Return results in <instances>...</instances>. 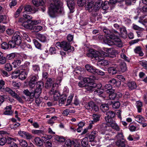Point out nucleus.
<instances>
[{
	"mask_svg": "<svg viewBox=\"0 0 147 147\" xmlns=\"http://www.w3.org/2000/svg\"><path fill=\"white\" fill-rule=\"evenodd\" d=\"M100 55L102 57H109L111 58H113L115 57V55L114 54H111L110 53H107L102 51L100 52Z\"/></svg>",
	"mask_w": 147,
	"mask_h": 147,
	"instance_id": "28",
	"label": "nucleus"
},
{
	"mask_svg": "<svg viewBox=\"0 0 147 147\" xmlns=\"http://www.w3.org/2000/svg\"><path fill=\"white\" fill-rule=\"evenodd\" d=\"M109 126L107 124L103 123L98 126V129L101 133L102 134H104V132L108 130V128Z\"/></svg>",
	"mask_w": 147,
	"mask_h": 147,
	"instance_id": "9",
	"label": "nucleus"
},
{
	"mask_svg": "<svg viewBox=\"0 0 147 147\" xmlns=\"http://www.w3.org/2000/svg\"><path fill=\"white\" fill-rule=\"evenodd\" d=\"M67 4L70 10H72L74 9L75 6L74 0H69L67 1Z\"/></svg>",
	"mask_w": 147,
	"mask_h": 147,
	"instance_id": "27",
	"label": "nucleus"
},
{
	"mask_svg": "<svg viewBox=\"0 0 147 147\" xmlns=\"http://www.w3.org/2000/svg\"><path fill=\"white\" fill-rule=\"evenodd\" d=\"M112 122L109 123V125L112 127L114 129L117 131H119L120 129L119 126L115 122V121H113Z\"/></svg>",
	"mask_w": 147,
	"mask_h": 147,
	"instance_id": "24",
	"label": "nucleus"
},
{
	"mask_svg": "<svg viewBox=\"0 0 147 147\" xmlns=\"http://www.w3.org/2000/svg\"><path fill=\"white\" fill-rule=\"evenodd\" d=\"M41 23V21L40 20H31V21L29 23V20L24 21L22 24V25L24 26V24H26L28 26L32 25L34 26V25H37Z\"/></svg>",
	"mask_w": 147,
	"mask_h": 147,
	"instance_id": "11",
	"label": "nucleus"
},
{
	"mask_svg": "<svg viewBox=\"0 0 147 147\" xmlns=\"http://www.w3.org/2000/svg\"><path fill=\"white\" fill-rule=\"evenodd\" d=\"M38 39L41 42H44L47 41V39L46 36L41 34H39L38 35Z\"/></svg>",
	"mask_w": 147,
	"mask_h": 147,
	"instance_id": "44",
	"label": "nucleus"
},
{
	"mask_svg": "<svg viewBox=\"0 0 147 147\" xmlns=\"http://www.w3.org/2000/svg\"><path fill=\"white\" fill-rule=\"evenodd\" d=\"M55 83H54V80L51 78H48L46 82L45 87L47 88H50Z\"/></svg>",
	"mask_w": 147,
	"mask_h": 147,
	"instance_id": "16",
	"label": "nucleus"
},
{
	"mask_svg": "<svg viewBox=\"0 0 147 147\" xmlns=\"http://www.w3.org/2000/svg\"><path fill=\"white\" fill-rule=\"evenodd\" d=\"M120 32L121 35L124 37H126L127 35V32L125 27H122L120 28Z\"/></svg>",
	"mask_w": 147,
	"mask_h": 147,
	"instance_id": "45",
	"label": "nucleus"
},
{
	"mask_svg": "<svg viewBox=\"0 0 147 147\" xmlns=\"http://www.w3.org/2000/svg\"><path fill=\"white\" fill-rule=\"evenodd\" d=\"M120 71L124 72L127 70V67L126 63L124 62L121 63L120 64Z\"/></svg>",
	"mask_w": 147,
	"mask_h": 147,
	"instance_id": "29",
	"label": "nucleus"
},
{
	"mask_svg": "<svg viewBox=\"0 0 147 147\" xmlns=\"http://www.w3.org/2000/svg\"><path fill=\"white\" fill-rule=\"evenodd\" d=\"M12 39L16 42L17 45H19L21 42V38L19 33L14 34Z\"/></svg>",
	"mask_w": 147,
	"mask_h": 147,
	"instance_id": "10",
	"label": "nucleus"
},
{
	"mask_svg": "<svg viewBox=\"0 0 147 147\" xmlns=\"http://www.w3.org/2000/svg\"><path fill=\"white\" fill-rule=\"evenodd\" d=\"M100 108L103 112H105L109 109V106L107 104H102L100 106Z\"/></svg>",
	"mask_w": 147,
	"mask_h": 147,
	"instance_id": "37",
	"label": "nucleus"
},
{
	"mask_svg": "<svg viewBox=\"0 0 147 147\" xmlns=\"http://www.w3.org/2000/svg\"><path fill=\"white\" fill-rule=\"evenodd\" d=\"M5 69L7 71H10L12 70L11 65L10 63H7L5 65Z\"/></svg>",
	"mask_w": 147,
	"mask_h": 147,
	"instance_id": "53",
	"label": "nucleus"
},
{
	"mask_svg": "<svg viewBox=\"0 0 147 147\" xmlns=\"http://www.w3.org/2000/svg\"><path fill=\"white\" fill-rule=\"evenodd\" d=\"M18 134L21 137H26L27 138H30L32 137L31 135L29 133L23 131H19Z\"/></svg>",
	"mask_w": 147,
	"mask_h": 147,
	"instance_id": "23",
	"label": "nucleus"
},
{
	"mask_svg": "<svg viewBox=\"0 0 147 147\" xmlns=\"http://www.w3.org/2000/svg\"><path fill=\"white\" fill-rule=\"evenodd\" d=\"M119 70L118 65L116 64H113L109 68L108 71L110 74L113 75L116 74Z\"/></svg>",
	"mask_w": 147,
	"mask_h": 147,
	"instance_id": "8",
	"label": "nucleus"
},
{
	"mask_svg": "<svg viewBox=\"0 0 147 147\" xmlns=\"http://www.w3.org/2000/svg\"><path fill=\"white\" fill-rule=\"evenodd\" d=\"M127 85L129 90H132L135 89L137 87L136 84L134 81H130L128 82Z\"/></svg>",
	"mask_w": 147,
	"mask_h": 147,
	"instance_id": "21",
	"label": "nucleus"
},
{
	"mask_svg": "<svg viewBox=\"0 0 147 147\" xmlns=\"http://www.w3.org/2000/svg\"><path fill=\"white\" fill-rule=\"evenodd\" d=\"M23 16L25 19L28 20L27 21L29 20V23L31 21V20L32 18V17L31 16L26 14L25 12L23 13Z\"/></svg>",
	"mask_w": 147,
	"mask_h": 147,
	"instance_id": "48",
	"label": "nucleus"
},
{
	"mask_svg": "<svg viewBox=\"0 0 147 147\" xmlns=\"http://www.w3.org/2000/svg\"><path fill=\"white\" fill-rule=\"evenodd\" d=\"M56 47H59L65 51L68 52H71L74 50V48L71 46L69 43L66 41H63L61 42H57L56 44Z\"/></svg>",
	"mask_w": 147,
	"mask_h": 147,
	"instance_id": "3",
	"label": "nucleus"
},
{
	"mask_svg": "<svg viewBox=\"0 0 147 147\" xmlns=\"http://www.w3.org/2000/svg\"><path fill=\"white\" fill-rule=\"evenodd\" d=\"M30 64V63L29 62L26 61L24 64L20 66L19 68L20 69H22V70L28 72Z\"/></svg>",
	"mask_w": 147,
	"mask_h": 147,
	"instance_id": "17",
	"label": "nucleus"
},
{
	"mask_svg": "<svg viewBox=\"0 0 147 147\" xmlns=\"http://www.w3.org/2000/svg\"><path fill=\"white\" fill-rule=\"evenodd\" d=\"M33 71L35 72H38L40 71V68L39 66L37 65H35L32 66Z\"/></svg>",
	"mask_w": 147,
	"mask_h": 147,
	"instance_id": "55",
	"label": "nucleus"
},
{
	"mask_svg": "<svg viewBox=\"0 0 147 147\" xmlns=\"http://www.w3.org/2000/svg\"><path fill=\"white\" fill-rule=\"evenodd\" d=\"M54 3H51L49 8L48 14L52 18L57 16V14H63V8L61 7L62 3L60 0H53Z\"/></svg>",
	"mask_w": 147,
	"mask_h": 147,
	"instance_id": "2",
	"label": "nucleus"
},
{
	"mask_svg": "<svg viewBox=\"0 0 147 147\" xmlns=\"http://www.w3.org/2000/svg\"><path fill=\"white\" fill-rule=\"evenodd\" d=\"M85 68L89 72L94 74H96L97 69L94 67L90 65L87 64L85 65Z\"/></svg>",
	"mask_w": 147,
	"mask_h": 147,
	"instance_id": "12",
	"label": "nucleus"
},
{
	"mask_svg": "<svg viewBox=\"0 0 147 147\" xmlns=\"http://www.w3.org/2000/svg\"><path fill=\"white\" fill-rule=\"evenodd\" d=\"M94 106V103L92 101H90L87 103L85 105V108L87 110L90 111H92L93 109V107Z\"/></svg>",
	"mask_w": 147,
	"mask_h": 147,
	"instance_id": "25",
	"label": "nucleus"
},
{
	"mask_svg": "<svg viewBox=\"0 0 147 147\" xmlns=\"http://www.w3.org/2000/svg\"><path fill=\"white\" fill-rule=\"evenodd\" d=\"M74 143V141H71L69 139H68L65 141L64 144V147H71V145Z\"/></svg>",
	"mask_w": 147,
	"mask_h": 147,
	"instance_id": "31",
	"label": "nucleus"
},
{
	"mask_svg": "<svg viewBox=\"0 0 147 147\" xmlns=\"http://www.w3.org/2000/svg\"><path fill=\"white\" fill-rule=\"evenodd\" d=\"M125 144L124 138H119L116 142V144L119 147H125Z\"/></svg>",
	"mask_w": 147,
	"mask_h": 147,
	"instance_id": "19",
	"label": "nucleus"
},
{
	"mask_svg": "<svg viewBox=\"0 0 147 147\" xmlns=\"http://www.w3.org/2000/svg\"><path fill=\"white\" fill-rule=\"evenodd\" d=\"M23 93L26 96H29L30 99H33L35 96V93L33 92H30L28 89L24 90Z\"/></svg>",
	"mask_w": 147,
	"mask_h": 147,
	"instance_id": "18",
	"label": "nucleus"
},
{
	"mask_svg": "<svg viewBox=\"0 0 147 147\" xmlns=\"http://www.w3.org/2000/svg\"><path fill=\"white\" fill-rule=\"evenodd\" d=\"M21 62V60L19 59H16L12 63V64L15 68L16 67L18 66L19 65Z\"/></svg>",
	"mask_w": 147,
	"mask_h": 147,
	"instance_id": "47",
	"label": "nucleus"
},
{
	"mask_svg": "<svg viewBox=\"0 0 147 147\" xmlns=\"http://www.w3.org/2000/svg\"><path fill=\"white\" fill-rule=\"evenodd\" d=\"M86 3V0H78L77 3L78 5L80 7L83 6Z\"/></svg>",
	"mask_w": 147,
	"mask_h": 147,
	"instance_id": "51",
	"label": "nucleus"
},
{
	"mask_svg": "<svg viewBox=\"0 0 147 147\" xmlns=\"http://www.w3.org/2000/svg\"><path fill=\"white\" fill-rule=\"evenodd\" d=\"M24 9L26 11L29 12H31L32 11L31 6L28 5H26L24 7Z\"/></svg>",
	"mask_w": 147,
	"mask_h": 147,
	"instance_id": "57",
	"label": "nucleus"
},
{
	"mask_svg": "<svg viewBox=\"0 0 147 147\" xmlns=\"http://www.w3.org/2000/svg\"><path fill=\"white\" fill-rule=\"evenodd\" d=\"M136 107L137 108L138 111V113H140L142 110V104L140 101H138L136 103Z\"/></svg>",
	"mask_w": 147,
	"mask_h": 147,
	"instance_id": "32",
	"label": "nucleus"
},
{
	"mask_svg": "<svg viewBox=\"0 0 147 147\" xmlns=\"http://www.w3.org/2000/svg\"><path fill=\"white\" fill-rule=\"evenodd\" d=\"M95 90L94 91V93L100 96H101V94L103 93V90L102 89H95Z\"/></svg>",
	"mask_w": 147,
	"mask_h": 147,
	"instance_id": "50",
	"label": "nucleus"
},
{
	"mask_svg": "<svg viewBox=\"0 0 147 147\" xmlns=\"http://www.w3.org/2000/svg\"><path fill=\"white\" fill-rule=\"evenodd\" d=\"M35 93V97H38L40 94L41 93V89L40 88H36L34 92Z\"/></svg>",
	"mask_w": 147,
	"mask_h": 147,
	"instance_id": "41",
	"label": "nucleus"
},
{
	"mask_svg": "<svg viewBox=\"0 0 147 147\" xmlns=\"http://www.w3.org/2000/svg\"><path fill=\"white\" fill-rule=\"evenodd\" d=\"M92 119L93 120L91 121H92L94 123H95L99 120L100 116L98 115L93 114L92 115Z\"/></svg>",
	"mask_w": 147,
	"mask_h": 147,
	"instance_id": "43",
	"label": "nucleus"
},
{
	"mask_svg": "<svg viewBox=\"0 0 147 147\" xmlns=\"http://www.w3.org/2000/svg\"><path fill=\"white\" fill-rule=\"evenodd\" d=\"M20 72V70L19 69H18L14 71L11 74L12 78L15 79L18 77H19Z\"/></svg>",
	"mask_w": 147,
	"mask_h": 147,
	"instance_id": "36",
	"label": "nucleus"
},
{
	"mask_svg": "<svg viewBox=\"0 0 147 147\" xmlns=\"http://www.w3.org/2000/svg\"><path fill=\"white\" fill-rule=\"evenodd\" d=\"M24 27L27 29H29L32 30V32H38L42 29V27L40 26H32V25L28 26L26 24L24 25Z\"/></svg>",
	"mask_w": 147,
	"mask_h": 147,
	"instance_id": "6",
	"label": "nucleus"
},
{
	"mask_svg": "<svg viewBox=\"0 0 147 147\" xmlns=\"http://www.w3.org/2000/svg\"><path fill=\"white\" fill-rule=\"evenodd\" d=\"M44 86V84L42 81H38L36 84V88H40L42 90Z\"/></svg>",
	"mask_w": 147,
	"mask_h": 147,
	"instance_id": "54",
	"label": "nucleus"
},
{
	"mask_svg": "<svg viewBox=\"0 0 147 147\" xmlns=\"http://www.w3.org/2000/svg\"><path fill=\"white\" fill-rule=\"evenodd\" d=\"M105 89H107L106 91L107 93L114 92V90L112 89V86H111V85L109 84L105 85Z\"/></svg>",
	"mask_w": 147,
	"mask_h": 147,
	"instance_id": "34",
	"label": "nucleus"
},
{
	"mask_svg": "<svg viewBox=\"0 0 147 147\" xmlns=\"http://www.w3.org/2000/svg\"><path fill=\"white\" fill-rule=\"evenodd\" d=\"M109 98L111 100H114L116 98V93L113 92H110L109 93Z\"/></svg>",
	"mask_w": 147,
	"mask_h": 147,
	"instance_id": "52",
	"label": "nucleus"
},
{
	"mask_svg": "<svg viewBox=\"0 0 147 147\" xmlns=\"http://www.w3.org/2000/svg\"><path fill=\"white\" fill-rule=\"evenodd\" d=\"M45 147H52V144L50 140L47 139L45 140Z\"/></svg>",
	"mask_w": 147,
	"mask_h": 147,
	"instance_id": "60",
	"label": "nucleus"
},
{
	"mask_svg": "<svg viewBox=\"0 0 147 147\" xmlns=\"http://www.w3.org/2000/svg\"><path fill=\"white\" fill-rule=\"evenodd\" d=\"M11 105L7 106L5 108V111L4 113V114L6 115H12L13 113V112L11 111Z\"/></svg>",
	"mask_w": 147,
	"mask_h": 147,
	"instance_id": "22",
	"label": "nucleus"
},
{
	"mask_svg": "<svg viewBox=\"0 0 147 147\" xmlns=\"http://www.w3.org/2000/svg\"><path fill=\"white\" fill-rule=\"evenodd\" d=\"M32 2L33 4L36 6L42 5L44 3L42 0H32Z\"/></svg>",
	"mask_w": 147,
	"mask_h": 147,
	"instance_id": "33",
	"label": "nucleus"
},
{
	"mask_svg": "<svg viewBox=\"0 0 147 147\" xmlns=\"http://www.w3.org/2000/svg\"><path fill=\"white\" fill-rule=\"evenodd\" d=\"M58 86L57 83H55L53 84V85L52 86V89L50 91V94H51L54 95V98L56 97H59V96L58 95V94H59L58 91L57 90H55L54 89L55 86Z\"/></svg>",
	"mask_w": 147,
	"mask_h": 147,
	"instance_id": "15",
	"label": "nucleus"
},
{
	"mask_svg": "<svg viewBox=\"0 0 147 147\" xmlns=\"http://www.w3.org/2000/svg\"><path fill=\"white\" fill-rule=\"evenodd\" d=\"M94 5L93 2V1H88V2L87 5L85 7L86 9L87 10H90V9H91Z\"/></svg>",
	"mask_w": 147,
	"mask_h": 147,
	"instance_id": "42",
	"label": "nucleus"
},
{
	"mask_svg": "<svg viewBox=\"0 0 147 147\" xmlns=\"http://www.w3.org/2000/svg\"><path fill=\"white\" fill-rule=\"evenodd\" d=\"M135 120L139 123H143L145 122V119L141 115H138L135 117Z\"/></svg>",
	"mask_w": 147,
	"mask_h": 147,
	"instance_id": "30",
	"label": "nucleus"
},
{
	"mask_svg": "<svg viewBox=\"0 0 147 147\" xmlns=\"http://www.w3.org/2000/svg\"><path fill=\"white\" fill-rule=\"evenodd\" d=\"M3 91H4L6 92H7L12 96H13V95L15 94V92L11 90L8 87H6L3 90Z\"/></svg>",
	"mask_w": 147,
	"mask_h": 147,
	"instance_id": "38",
	"label": "nucleus"
},
{
	"mask_svg": "<svg viewBox=\"0 0 147 147\" xmlns=\"http://www.w3.org/2000/svg\"><path fill=\"white\" fill-rule=\"evenodd\" d=\"M33 41L36 48L38 49H41V45L40 43L35 39H33Z\"/></svg>",
	"mask_w": 147,
	"mask_h": 147,
	"instance_id": "40",
	"label": "nucleus"
},
{
	"mask_svg": "<svg viewBox=\"0 0 147 147\" xmlns=\"http://www.w3.org/2000/svg\"><path fill=\"white\" fill-rule=\"evenodd\" d=\"M14 98L16 99L19 102L23 103L24 101L21 97L16 93H15L13 96Z\"/></svg>",
	"mask_w": 147,
	"mask_h": 147,
	"instance_id": "46",
	"label": "nucleus"
},
{
	"mask_svg": "<svg viewBox=\"0 0 147 147\" xmlns=\"http://www.w3.org/2000/svg\"><path fill=\"white\" fill-rule=\"evenodd\" d=\"M106 115L105 119L107 123H109L114 121L112 118L115 117V114L113 111H109L106 112Z\"/></svg>",
	"mask_w": 147,
	"mask_h": 147,
	"instance_id": "5",
	"label": "nucleus"
},
{
	"mask_svg": "<svg viewBox=\"0 0 147 147\" xmlns=\"http://www.w3.org/2000/svg\"><path fill=\"white\" fill-rule=\"evenodd\" d=\"M86 139L83 138L81 142L82 146L83 147H86L88 144V141Z\"/></svg>",
	"mask_w": 147,
	"mask_h": 147,
	"instance_id": "58",
	"label": "nucleus"
},
{
	"mask_svg": "<svg viewBox=\"0 0 147 147\" xmlns=\"http://www.w3.org/2000/svg\"><path fill=\"white\" fill-rule=\"evenodd\" d=\"M19 143L20 145L23 147H26L27 145V143L26 141L23 139H20L19 140Z\"/></svg>",
	"mask_w": 147,
	"mask_h": 147,
	"instance_id": "39",
	"label": "nucleus"
},
{
	"mask_svg": "<svg viewBox=\"0 0 147 147\" xmlns=\"http://www.w3.org/2000/svg\"><path fill=\"white\" fill-rule=\"evenodd\" d=\"M100 52H99L93 49H90L89 52L87 53L86 55L88 57L92 58H94L96 60H99L100 59Z\"/></svg>",
	"mask_w": 147,
	"mask_h": 147,
	"instance_id": "4",
	"label": "nucleus"
},
{
	"mask_svg": "<svg viewBox=\"0 0 147 147\" xmlns=\"http://www.w3.org/2000/svg\"><path fill=\"white\" fill-rule=\"evenodd\" d=\"M45 140L41 138H34V139L35 144L38 146H42L43 143H44Z\"/></svg>",
	"mask_w": 147,
	"mask_h": 147,
	"instance_id": "26",
	"label": "nucleus"
},
{
	"mask_svg": "<svg viewBox=\"0 0 147 147\" xmlns=\"http://www.w3.org/2000/svg\"><path fill=\"white\" fill-rule=\"evenodd\" d=\"M86 88L89 91H92L94 90V87L93 86V84L91 85L90 84L89 85H88V86H86Z\"/></svg>",
	"mask_w": 147,
	"mask_h": 147,
	"instance_id": "62",
	"label": "nucleus"
},
{
	"mask_svg": "<svg viewBox=\"0 0 147 147\" xmlns=\"http://www.w3.org/2000/svg\"><path fill=\"white\" fill-rule=\"evenodd\" d=\"M107 1H105L103 3V1L102 0H98L94 6V9L95 11H97L99 10L101 6L104 9V6H106V4H107Z\"/></svg>",
	"mask_w": 147,
	"mask_h": 147,
	"instance_id": "7",
	"label": "nucleus"
},
{
	"mask_svg": "<svg viewBox=\"0 0 147 147\" xmlns=\"http://www.w3.org/2000/svg\"><path fill=\"white\" fill-rule=\"evenodd\" d=\"M120 105V103L119 101L115 102L112 105L113 107L115 109H117L119 107Z\"/></svg>",
	"mask_w": 147,
	"mask_h": 147,
	"instance_id": "59",
	"label": "nucleus"
},
{
	"mask_svg": "<svg viewBox=\"0 0 147 147\" xmlns=\"http://www.w3.org/2000/svg\"><path fill=\"white\" fill-rule=\"evenodd\" d=\"M100 59L99 60H96L97 61L98 64L101 65L102 66H106L110 64L111 63L107 60L102 59V58L104 57H102V55H100Z\"/></svg>",
	"mask_w": 147,
	"mask_h": 147,
	"instance_id": "13",
	"label": "nucleus"
},
{
	"mask_svg": "<svg viewBox=\"0 0 147 147\" xmlns=\"http://www.w3.org/2000/svg\"><path fill=\"white\" fill-rule=\"evenodd\" d=\"M134 51L136 53L139 54L140 56H142L144 55L143 53L141 51V48L140 46L136 47L134 49Z\"/></svg>",
	"mask_w": 147,
	"mask_h": 147,
	"instance_id": "35",
	"label": "nucleus"
},
{
	"mask_svg": "<svg viewBox=\"0 0 147 147\" xmlns=\"http://www.w3.org/2000/svg\"><path fill=\"white\" fill-rule=\"evenodd\" d=\"M9 47L10 46L11 48H13L15 47L16 45H17L16 42L13 40L12 39L11 40L9 41L8 42Z\"/></svg>",
	"mask_w": 147,
	"mask_h": 147,
	"instance_id": "56",
	"label": "nucleus"
},
{
	"mask_svg": "<svg viewBox=\"0 0 147 147\" xmlns=\"http://www.w3.org/2000/svg\"><path fill=\"white\" fill-rule=\"evenodd\" d=\"M109 83L111 86L114 85L117 87L119 86L121 84V82L120 81H117L115 79L113 78L110 80L109 81Z\"/></svg>",
	"mask_w": 147,
	"mask_h": 147,
	"instance_id": "14",
	"label": "nucleus"
},
{
	"mask_svg": "<svg viewBox=\"0 0 147 147\" xmlns=\"http://www.w3.org/2000/svg\"><path fill=\"white\" fill-rule=\"evenodd\" d=\"M57 118V117L55 116L52 117L48 121V123L49 124H53L54 123V121Z\"/></svg>",
	"mask_w": 147,
	"mask_h": 147,
	"instance_id": "64",
	"label": "nucleus"
},
{
	"mask_svg": "<svg viewBox=\"0 0 147 147\" xmlns=\"http://www.w3.org/2000/svg\"><path fill=\"white\" fill-rule=\"evenodd\" d=\"M5 84V82L3 80H0V90L2 91L4 89Z\"/></svg>",
	"mask_w": 147,
	"mask_h": 147,
	"instance_id": "61",
	"label": "nucleus"
},
{
	"mask_svg": "<svg viewBox=\"0 0 147 147\" xmlns=\"http://www.w3.org/2000/svg\"><path fill=\"white\" fill-rule=\"evenodd\" d=\"M1 46L2 48L4 49H7L9 47L8 44H7L6 42H3L1 44Z\"/></svg>",
	"mask_w": 147,
	"mask_h": 147,
	"instance_id": "63",
	"label": "nucleus"
},
{
	"mask_svg": "<svg viewBox=\"0 0 147 147\" xmlns=\"http://www.w3.org/2000/svg\"><path fill=\"white\" fill-rule=\"evenodd\" d=\"M23 7L22 6H21L17 10L14 15L15 18H17L19 16L20 13L23 9Z\"/></svg>",
	"mask_w": 147,
	"mask_h": 147,
	"instance_id": "49",
	"label": "nucleus"
},
{
	"mask_svg": "<svg viewBox=\"0 0 147 147\" xmlns=\"http://www.w3.org/2000/svg\"><path fill=\"white\" fill-rule=\"evenodd\" d=\"M103 31L105 34V36L106 38L105 42L109 45L111 46L114 45L119 47H122L123 43L121 40L113 32H111L106 28H104L103 29Z\"/></svg>",
	"mask_w": 147,
	"mask_h": 147,
	"instance_id": "1",
	"label": "nucleus"
},
{
	"mask_svg": "<svg viewBox=\"0 0 147 147\" xmlns=\"http://www.w3.org/2000/svg\"><path fill=\"white\" fill-rule=\"evenodd\" d=\"M20 70L19 78L22 80L25 79L27 77L28 72L26 71H23V70Z\"/></svg>",
	"mask_w": 147,
	"mask_h": 147,
	"instance_id": "20",
	"label": "nucleus"
}]
</instances>
